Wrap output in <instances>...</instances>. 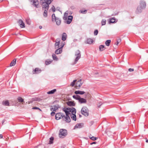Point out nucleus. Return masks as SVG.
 Masks as SVG:
<instances>
[{
    "label": "nucleus",
    "instance_id": "obj_10",
    "mask_svg": "<svg viewBox=\"0 0 148 148\" xmlns=\"http://www.w3.org/2000/svg\"><path fill=\"white\" fill-rule=\"evenodd\" d=\"M31 2H32L33 5L36 8L39 4V1L38 0H29Z\"/></svg>",
    "mask_w": 148,
    "mask_h": 148
},
{
    "label": "nucleus",
    "instance_id": "obj_12",
    "mask_svg": "<svg viewBox=\"0 0 148 148\" xmlns=\"http://www.w3.org/2000/svg\"><path fill=\"white\" fill-rule=\"evenodd\" d=\"M64 45V44L62 45L60 47L58 48V49L56 51L55 53L56 54H58L62 53V48L63 47Z\"/></svg>",
    "mask_w": 148,
    "mask_h": 148
},
{
    "label": "nucleus",
    "instance_id": "obj_21",
    "mask_svg": "<svg viewBox=\"0 0 148 148\" xmlns=\"http://www.w3.org/2000/svg\"><path fill=\"white\" fill-rule=\"evenodd\" d=\"M58 106H54L53 107L51 108V110L52 111H56L58 109Z\"/></svg>",
    "mask_w": 148,
    "mask_h": 148
},
{
    "label": "nucleus",
    "instance_id": "obj_41",
    "mask_svg": "<svg viewBox=\"0 0 148 148\" xmlns=\"http://www.w3.org/2000/svg\"><path fill=\"white\" fill-rule=\"evenodd\" d=\"M65 33H63L62 35V40L64 41L65 40Z\"/></svg>",
    "mask_w": 148,
    "mask_h": 148
},
{
    "label": "nucleus",
    "instance_id": "obj_17",
    "mask_svg": "<svg viewBox=\"0 0 148 148\" xmlns=\"http://www.w3.org/2000/svg\"><path fill=\"white\" fill-rule=\"evenodd\" d=\"M66 104L69 106H74L75 105V103L74 101H69L66 102Z\"/></svg>",
    "mask_w": 148,
    "mask_h": 148
},
{
    "label": "nucleus",
    "instance_id": "obj_23",
    "mask_svg": "<svg viewBox=\"0 0 148 148\" xmlns=\"http://www.w3.org/2000/svg\"><path fill=\"white\" fill-rule=\"evenodd\" d=\"M85 93V92L83 91L80 90H77L75 92V93L76 94H79L80 95H83Z\"/></svg>",
    "mask_w": 148,
    "mask_h": 148
},
{
    "label": "nucleus",
    "instance_id": "obj_36",
    "mask_svg": "<svg viewBox=\"0 0 148 148\" xmlns=\"http://www.w3.org/2000/svg\"><path fill=\"white\" fill-rule=\"evenodd\" d=\"M115 19L114 18H112L110 19V22L111 23H114L115 22Z\"/></svg>",
    "mask_w": 148,
    "mask_h": 148
},
{
    "label": "nucleus",
    "instance_id": "obj_18",
    "mask_svg": "<svg viewBox=\"0 0 148 148\" xmlns=\"http://www.w3.org/2000/svg\"><path fill=\"white\" fill-rule=\"evenodd\" d=\"M93 40L92 39L90 38H88L86 40L85 42V43L86 44H91L93 43Z\"/></svg>",
    "mask_w": 148,
    "mask_h": 148
},
{
    "label": "nucleus",
    "instance_id": "obj_1",
    "mask_svg": "<svg viewBox=\"0 0 148 148\" xmlns=\"http://www.w3.org/2000/svg\"><path fill=\"white\" fill-rule=\"evenodd\" d=\"M53 0H40V3L42 5L43 10H44L43 15L46 17L47 15L49 5L51 3Z\"/></svg>",
    "mask_w": 148,
    "mask_h": 148
},
{
    "label": "nucleus",
    "instance_id": "obj_39",
    "mask_svg": "<svg viewBox=\"0 0 148 148\" xmlns=\"http://www.w3.org/2000/svg\"><path fill=\"white\" fill-rule=\"evenodd\" d=\"M51 62H52L51 61H50V60L48 61L47 60L45 61V64L46 65H49V64H50V63H51Z\"/></svg>",
    "mask_w": 148,
    "mask_h": 148
},
{
    "label": "nucleus",
    "instance_id": "obj_20",
    "mask_svg": "<svg viewBox=\"0 0 148 148\" xmlns=\"http://www.w3.org/2000/svg\"><path fill=\"white\" fill-rule=\"evenodd\" d=\"M39 100V98L36 97L32 98L30 101H28V104L32 103L33 101H38Z\"/></svg>",
    "mask_w": 148,
    "mask_h": 148
},
{
    "label": "nucleus",
    "instance_id": "obj_47",
    "mask_svg": "<svg viewBox=\"0 0 148 148\" xmlns=\"http://www.w3.org/2000/svg\"><path fill=\"white\" fill-rule=\"evenodd\" d=\"M55 114V112H53L51 113V114L52 116H53Z\"/></svg>",
    "mask_w": 148,
    "mask_h": 148
},
{
    "label": "nucleus",
    "instance_id": "obj_52",
    "mask_svg": "<svg viewBox=\"0 0 148 148\" xmlns=\"http://www.w3.org/2000/svg\"><path fill=\"white\" fill-rule=\"evenodd\" d=\"M63 19L65 20V13H64V16L63 17Z\"/></svg>",
    "mask_w": 148,
    "mask_h": 148
},
{
    "label": "nucleus",
    "instance_id": "obj_53",
    "mask_svg": "<svg viewBox=\"0 0 148 148\" xmlns=\"http://www.w3.org/2000/svg\"><path fill=\"white\" fill-rule=\"evenodd\" d=\"M39 27V28H40V29H42V26H40Z\"/></svg>",
    "mask_w": 148,
    "mask_h": 148
},
{
    "label": "nucleus",
    "instance_id": "obj_44",
    "mask_svg": "<svg viewBox=\"0 0 148 148\" xmlns=\"http://www.w3.org/2000/svg\"><path fill=\"white\" fill-rule=\"evenodd\" d=\"M103 104V103L102 102H100L99 103L97 104V106H98L99 108L100 106H101L102 104Z\"/></svg>",
    "mask_w": 148,
    "mask_h": 148
},
{
    "label": "nucleus",
    "instance_id": "obj_28",
    "mask_svg": "<svg viewBox=\"0 0 148 148\" xmlns=\"http://www.w3.org/2000/svg\"><path fill=\"white\" fill-rule=\"evenodd\" d=\"M105 49V47L104 45H100L99 46V50L101 51L104 50Z\"/></svg>",
    "mask_w": 148,
    "mask_h": 148
},
{
    "label": "nucleus",
    "instance_id": "obj_38",
    "mask_svg": "<svg viewBox=\"0 0 148 148\" xmlns=\"http://www.w3.org/2000/svg\"><path fill=\"white\" fill-rule=\"evenodd\" d=\"M87 10H85L84 11L80 10L79 11V12L80 13H82V14H86L87 12Z\"/></svg>",
    "mask_w": 148,
    "mask_h": 148
},
{
    "label": "nucleus",
    "instance_id": "obj_14",
    "mask_svg": "<svg viewBox=\"0 0 148 148\" xmlns=\"http://www.w3.org/2000/svg\"><path fill=\"white\" fill-rule=\"evenodd\" d=\"M73 18V17L72 16H69L68 17L67 20L66 22H65V23L68 24H70L71 23L72 20Z\"/></svg>",
    "mask_w": 148,
    "mask_h": 148
},
{
    "label": "nucleus",
    "instance_id": "obj_46",
    "mask_svg": "<svg viewBox=\"0 0 148 148\" xmlns=\"http://www.w3.org/2000/svg\"><path fill=\"white\" fill-rule=\"evenodd\" d=\"M32 109H37V110H41L39 108L36 107H33L32 108Z\"/></svg>",
    "mask_w": 148,
    "mask_h": 148
},
{
    "label": "nucleus",
    "instance_id": "obj_29",
    "mask_svg": "<svg viewBox=\"0 0 148 148\" xmlns=\"http://www.w3.org/2000/svg\"><path fill=\"white\" fill-rule=\"evenodd\" d=\"M111 42V40H107L105 42L106 45L107 46H109L110 45V44Z\"/></svg>",
    "mask_w": 148,
    "mask_h": 148
},
{
    "label": "nucleus",
    "instance_id": "obj_34",
    "mask_svg": "<svg viewBox=\"0 0 148 148\" xmlns=\"http://www.w3.org/2000/svg\"><path fill=\"white\" fill-rule=\"evenodd\" d=\"M89 137L90 139H91V140H95L97 138L93 136L90 137V136H89Z\"/></svg>",
    "mask_w": 148,
    "mask_h": 148
},
{
    "label": "nucleus",
    "instance_id": "obj_59",
    "mask_svg": "<svg viewBox=\"0 0 148 148\" xmlns=\"http://www.w3.org/2000/svg\"><path fill=\"white\" fill-rule=\"evenodd\" d=\"M65 15L66 14H68L66 13V12H65Z\"/></svg>",
    "mask_w": 148,
    "mask_h": 148
},
{
    "label": "nucleus",
    "instance_id": "obj_22",
    "mask_svg": "<svg viewBox=\"0 0 148 148\" xmlns=\"http://www.w3.org/2000/svg\"><path fill=\"white\" fill-rule=\"evenodd\" d=\"M70 116L69 115H68L67 116L66 115L65 116V121L67 122H70L71 121V119L70 118Z\"/></svg>",
    "mask_w": 148,
    "mask_h": 148
},
{
    "label": "nucleus",
    "instance_id": "obj_50",
    "mask_svg": "<svg viewBox=\"0 0 148 148\" xmlns=\"http://www.w3.org/2000/svg\"><path fill=\"white\" fill-rule=\"evenodd\" d=\"M96 143H97V142H93V143H92L90 144H91V145H92V144H96Z\"/></svg>",
    "mask_w": 148,
    "mask_h": 148
},
{
    "label": "nucleus",
    "instance_id": "obj_31",
    "mask_svg": "<svg viewBox=\"0 0 148 148\" xmlns=\"http://www.w3.org/2000/svg\"><path fill=\"white\" fill-rule=\"evenodd\" d=\"M18 102L21 103H22L24 101L23 99L21 97H18Z\"/></svg>",
    "mask_w": 148,
    "mask_h": 148
},
{
    "label": "nucleus",
    "instance_id": "obj_42",
    "mask_svg": "<svg viewBox=\"0 0 148 148\" xmlns=\"http://www.w3.org/2000/svg\"><path fill=\"white\" fill-rule=\"evenodd\" d=\"M98 31L97 30H95L94 32V34L95 36H96L98 34Z\"/></svg>",
    "mask_w": 148,
    "mask_h": 148
},
{
    "label": "nucleus",
    "instance_id": "obj_57",
    "mask_svg": "<svg viewBox=\"0 0 148 148\" xmlns=\"http://www.w3.org/2000/svg\"><path fill=\"white\" fill-rule=\"evenodd\" d=\"M66 35L65 34V40L66 39Z\"/></svg>",
    "mask_w": 148,
    "mask_h": 148
},
{
    "label": "nucleus",
    "instance_id": "obj_33",
    "mask_svg": "<svg viewBox=\"0 0 148 148\" xmlns=\"http://www.w3.org/2000/svg\"><path fill=\"white\" fill-rule=\"evenodd\" d=\"M52 21H55L57 18H56L55 15L54 14H53L52 16Z\"/></svg>",
    "mask_w": 148,
    "mask_h": 148
},
{
    "label": "nucleus",
    "instance_id": "obj_54",
    "mask_svg": "<svg viewBox=\"0 0 148 148\" xmlns=\"http://www.w3.org/2000/svg\"><path fill=\"white\" fill-rule=\"evenodd\" d=\"M63 110L65 112V108H64L63 109Z\"/></svg>",
    "mask_w": 148,
    "mask_h": 148
},
{
    "label": "nucleus",
    "instance_id": "obj_25",
    "mask_svg": "<svg viewBox=\"0 0 148 148\" xmlns=\"http://www.w3.org/2000/svg\"><path fill=\"white\" fill-rule=\"evenodd\" d=\"M56 24L58 25H60L61 23V20L58 18H57L55 21Z\"/></svg>",
    "mask_w": 148,
    "mask_h": 148
},
{
    "label": "nucleus",
    "instance_id": "obj_37",
    "mask_svg": "<svg viewBox=\"0 0 148 148\" xmlns=\"http://www.w3.org/2000/svg\"><path fill=\"white\" fill-rule=\"evenodd\" d=\"M77 81V80H73V81L71 83V86H73L75 85V83Z\"/></svg>",
    "mask_w": 148,
    "mask_h": 148
},
{
    "label": "nucleus",
    "instance_id": "obj_15",
    "mask_svg": "<svg viewBox=\"0 0 148 148\" xmlns=\"http://www.w3.org/2000/svg\"><path fill=\"white\" fill-rule=\"evenodd\" d=\"M2 104L5 106H9L10 105V103L9 101L7 100H3L2 102Z\"/></svg>",
    "mask_w": 148,
    "mask_h": 148
},
{
    "label": "nucleus",
    "instance_id": "obj_60",
    "mask_svg": "<svg viewBox=\"0 0 148 148\" xmlns=\"http://www.w3.org/2000/svg\"><path fill=\"white\" fill-rule=\"evenodd\" d=\"M90 137H92V136L91 135H90Z\"/></svg>",
    "mask_w": 148,
    "mask_h": 148
},
{
    "label": "nucleus",
    "instance_id": "obj_32",
    "mask_svg": "<svg viewBox=\"0 0 148 148\" xmlns=\"http://www.w3.org/2000/svg\"><path fill=\"white\" fill-rule=\"evenodd\" d=\"M52 56V58L54 60H58V58L55 54H53Z\"/></svg>",
    "mask_w": 148,
    "mask_h": 148
},
{
    "label": "nucleus",
    "instance_id": "obj_27",
    "mask_svg": "<svg viewBox=\"0 0 148 148\" xmlns=\"http://www.w3.org/2000/svg\"><path fill=\"white\" fill-rule=\"evenodd\" d=\"M56 91V89H54L47 92L48 94H53Z\"/></svg>",
    "mask_w": 148,
    "mask_h": 148
},
{
    "label": "nucleus",
    "instance_id": "obj_4",
    "mask_svg": "<svg viewBox=\"0 0 148 148\" xmlns=\"http://www.w3.org/2000/svg\"><path fill=\"white\" fill-rule=\"evenodd\" d=\"M73 98L78 100L79 102L80 103H86L87 102L86 99L80 97L79 96L77 95H74L73 96Z\"/></svg>",
    "mask_w": 148,
    "mask_h": 148
},
{
    "label": "nucleus",
    "instance_id": "obj_19",
    "mask_svg": "<svg viewBox=\"0 0 148 148\" xmlns=\"http://www.w3.org/2000/svg\"><path fill=\"white\" fill-rule=\"evenodd\" d=\"M143 9H142V8L139 6H138L136 11V12L137 14L140 13L142 12Z\"/></svg>",
    "mask_w": 148,
    "mask_h": 148
},
{
    "label": "nucleus",
    "instance_id": "obj_7",
    "mask_svg": "<svg viewBox=\"0 0 148 148\" xmlns=\"http://www.w3.org/2000/svg\"><path fill=\"white\" fill-rule=\"evenodd\" d=\"M83 83V82H82L81 79L78 80L76 82L75 88L77 89H79L81 86L82 85Z\"/></svg>",
    "mask_w": 148,
    "mask_h": 148
},
{
    "label": "nucleus",
    "instance_id": "obj_3",
    "mask_svg": "<svg viewBox=\"0 0 148 148\" xmlns=\"http://www.w3.org/2000/svg\"><path fill=\"white\" fill-rule=\"evenodd\" d=\"M75 57L74 61L71 63V64L73 65L76 64L78 60L81 57V52L79 50L76 51L75 52Z\"/></svg>",
    "mask_w": 148,
    "mask_h": 148
},
{
    "label": "nucleus",
    "instance_id": "obj_49",
    "mask_svg": "<svg viewBox=\"0 0 148 148\" xmlns=\"http://www.w3.org/2000/svg\"><path fill=\"white\" fill-rule=\"evenodd\" d=\"M66 99L67 100H71V99L69 97H66Z\"/></svg>",
    "mask_w": 148,
    "mask_h": 148
},
{
    "label": "nucleus",
    "instance_id": "obj_24",
    "mask_svg": "<svg viewBox=\"0 0 148 148\" xmlns=\"http://www.w3.org/2000/svg\"><path fill=\"white\" fill-rule=\"evenodd\" d=\"M83 125L82 123H78L75 126L74 128H80L82 127Z\"/></svg>",
    "mask_w": 148,
    "mask_h": 148
},
{
    "label": "nucleus",
    "instance_id": "obj_48",
    "mask_svg": "<svg viewBox=\"0 0 148 148\" xmlns=\"http://www.w3.org/2000/svg\"><path fill=\"white\" fill-rule=\"evenodd\" d=\"M128 70L130 72H132L134 71V69H133L130 68Z\"/></svg>",
    "mask_w": 148,
    "mask_h": 148
},
{
    "label": "nucleus",
    "instance_id": "obj_16",
    "mask_svg": "<svg viewBox=\"0 0 148 148\" xmlns=\"http://www.w3.org/2000/svg\"><path fill=\"white\" fill-rule=\"evenodd\" d=\"M18 23L20 25L21 27V28H24L25 27V24L23 23V21H22L21 20H19L18 21Z\"/></svg>",
    "mask_w": 148,
    "mask_h": 148
},
{
    "label": "nucleus",
    "instance_id": "obj_40",
    "mask_svg": "<svg viewBox=\"0 0 148 148\" xmlns=\"http://www.w3.org/2000/svg\"><path fill=\"white\" fill-rule=\"evenodd\" d=\"M26 22L28 24L30 25L31 24V21L29 19H26Z\"/></svg>",
    "mask_w": 148,
    "mask_h": 148
},
{
    "label": "nucleus",
    "instance_id": "obj_6",
    "mask_svg": "<svg viewBox=\"0 0 148 148\" xmlns=\"http://www.w3.org/2000/svg\"><path fill=\"white\" fill-rule=\"evenodd\" d=\"M65 130L63 129L60 130L59 136L60 138H63L65 136Z\"/></svg>",
    "mask_w": 148,
    "mask_h": 148
},
{
    "label": "nucleus",
    "instance_id": "obj_9",
    "mask_svg": "<svg viewBox=\"0 0 148 148\" xmlns=\"http://www.w3.org/2000/svg\"><path fill=\"white\" fill-rule=\"evenodd\" d=\"M146 6V2L143 0H141L140 1L139 6L142 8V9H144L145 8Z\"/></svg>",
    "mask_w": 148,
    "mask_h": 148
},
{
    "label": "nucleus",
    "instance_id": "obj_51",
    "mask_svg": "<svg viewBox=\"0 0 148 148\" xmlns=\"http://www.w3.org/2000/svg\"><path fill=\"white\" fill-rule=\"evenodd\" d=\"M3 138V136L2 134H0V138Z\"/></svg>",
    "mask_w": 148,
    "mask_h": 148
},
{
    "label": "nucleus",
    "instance_id": "obj_26",
    "mask_svg": "<svg viewBox=\"0 0 148 148\" xmlns=\"http://www.w3.org/2000/svg\"><path fill=\"white\" fill-rule=\"evenodd\" d=\"M16 59H14L13 61H12L10 64V66H12L16 64Z\"/></svg>",
    "mask_w": 148,
    "mask_h": 148
},
{
    "label": "nucleus",
    "instance_id": "obj_43",
    "mask_svg": "<svg viewBox=\"0 0 148 148\" xmlns=\"http://www.w3.org/2000/svg\"><path fill=\"white\" fill-rule=\"evenodd\" d=\"M121 41V40L120 39H118L117 40V44H116V45H118L119 43Z\"/></svg>",
    "mask_w": 148,
    "mask_h": 148
},
{
    "label": "nucleus",
    "instance_id": "obj_58",
    "mask_svg": "<svg viewBox=\"0 0 148 148\" xmlns=\"http://www.w3.org/2000/svg\"><path fill=\"white\" fill-rule=\"evenodd\" d=\"M79 117H81V116H82L81 115H79Z\"/></svg>",
    "mask_w": 148,
    "mask_h": 148
},
{
    "label": "nucleus",
    "instance_id": "obj_30",
    "mask_svg": "<svg viewBox=\"0 0 148 148\" xmlns=\"http://www.w3.org/2000/svg\"><path fill=\"white\" fill-rule=\"evenodd\" d=\"M54 140V138L53 137H51L50 138V140L49 141V144H52L53 143V141Z\"/></svg>",
    "mask_w": 148,
    "mask_h": 148
},
{
    "label": "nucleus",
    "instance_id": "obj_13",
    "mask_svg": "<svg viewBox=\"0 0 148 148\" xmlns=\"http://www.w3.org/2000/svg\"><path fill=\"white\" fill-rule=\"evenodd\" d=\"M60 41V39L59 38H57L56 41L55 43V47L56 49H57L59 48V44Z\"/></svg>",
    "mask_w": 148,
    "mask_h": 148
},
{
    "label": "nucleus",
    "instance_id": "obj_2",
    "mask_svg": "<svg viewBox=\"0 0 148 148\" xmlns=\"http://www.w3.org/2000/svg\"><path fill=\"white\" fill-rule=\"evenodd\" d=\"M76 110L75 108H65V114L66 116L69 115L71 119L75 121L76 120V115L75 114Z\"/></svg>",
    "mask_w": 148,
    "mask_h": 148
},
{
    "label": "nucleus",
    "instance_id": "obj_45",
    "mask_svg": "<svg viewBox=\"0 0 148 148\" xmlns=\"http://www.w3.org/2000/svg\"><path fill=\"white\" fill-rule=\"evenodd\" d=\"M51 9L53 12H54L55 11L56 8L54 6H53V7L51 8Z\"/></svg>",
    "mask_w": 148,
    "mask_h": 148
},
{
    "label": "nucleus",
    "instance_id": "obj_56",
    "mask_svg": "<svg viewBox=\"0 0 148 148\" xmlns=\"http://www.w3.org/2000/svg\"><path fill=\"white\" fill-rule=\"evenodd\" d=\"M65 135L66 134V132L67 131L66 130H65Z\"/></svg>",
    "mask_w": 148,
    "mask_h": 148
},
{
    "label": "nucleus",
    "instance_id": "obj_11",
    "mask_svg": "<svg viewBox=\"0 0 148 148\" xmlns=\"http://www.w3.org/2000/svg\"><path fill=\"white\" fill-rule=\"evenodd\" d=\"M42 71L39 68H36L33 70L32 73L33 74H38L41 72Z\"/></svg>",
    "mask_w": 148,
    "mask_h": 148
},
{
    "label": "nucleus",
    "instance_id": "obj_55",
    "mask_svg": "<svg viewBox=\"0 0 148 148\" xmlns=\"http://www.w3.org/2000/svg\"><path fill=\"white\" fill-rule=\"evenodd\" d=\"M146 142L148 143V140H147L146 141Z\"/></svg>",
    "mask_w": 148,
    "mask_h": 148
},
{
    "label": "nucleus",
    "instance_id": "obj_35",
    "mask_svg": "<svg viewBox=\"0 0 148 148\" xmlns=\"http://www.w3.org/2000/svg\"><path fill=\"white\" fill-rule=\"evenodd\" d=\"M102 25H105L106 24V20L105 19H103L101 22Z\"/></svg>",
    "mask_w": 148,
    "mask_h": 148
},
{
    "label": "nucleus",
    "instance_id": "obj_8",
    "mask_svg": "<svg viewBox=\"0 0 148 148\" xmlns=\"http://www.w3.org/2000/svg\"><path fill=\"white\" fill-rule=\"evenodd\" d=\"M55 117L56 119L58 120L61 118H64L65 116L64 115L63 116L61 113H59L56 114Z\"/></svg>",
    "mask_w": 148,
    "mask_h": 148
},
{
    "label": "nucleus",
    "instance_id": "obj_5",
    "mask_svg": "<svg viewBox=\"0 0 148 148\" xmlns=\"http://www.w3.org/2000/svg\"><path fill=\"white\" fill-rule=\"evenodd\" d=\"M82 114L85 116H88L89 115L88 110L86 107H83L81 110Z\"/></svg>",
    "mask_w": 148,
    "mask_h": 148
}]
</instances>
